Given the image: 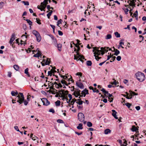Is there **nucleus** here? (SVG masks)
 <instances>
[{
	"instance_id": "aec40b11",
	"label": "nucleus",
	"mask_w": 146,
	"mask_h": 146,
	"mask_svg": "<svg viewBox=\"0 0 146 146\" xmlns=\"http://www.w3.org/2000/svg\"><path fill=\"white\" fill-rule=\"evenodd\" d=\"M111 131L108 129H105L104 131V133L105 134H108L110 133Z\"/></svg>"
},
{
	"instance_id": "1a4fd4ad",
	"label": "nucleus",
	"mask_w": 146,
	"mask_h": 146,
	"mask_svg": "<svg viewBox=\"0 0 146 146\" xmlns=\"http://www.w3.org/2000/svg\"><path fill=\"white\" fill-rule=\"evenodd\" d=\"M63 93L62 92V94L61 95V97L62 98V100H64V98L66 99L67 100H68V99L67 98H65L66 96L68 94V91H64V90H63Z\"/></svg>"
},
{
	"instance_id": "4c0bfd02",
	"label": "nucleus",
	"mask_w": 146,
	"mask_h": 146,
	"mask_svg": "<svg viewBox=\"0 0 146 146\" xmlns=\"http://www.w3.org/2000/svg\"><path fill=\"white\" fill-rule=\"evenodd\" d=\"M61 82L63 84H65L66 86L68 85V84H67L66 82L64 80H62L61 81Z\"/></svg>"
},
{
	"instance_id": "b1692460",
	"label": "nucleus",
	"mask_w": 146,
	"mask_h": 146,
	"mask_svg": "<svg viewBox=\"0 0 146 146\" xmlns=\"http://www.w3.org/2000/svg\"><path fill=\"white\" fill-rule=\"evenodd\" d=\"M51 62L50 59L46 58V65H49Z\"/></svg>"
},
{
	"instance_id": "f257e3e1",
	"label": "nucleus",
	"mask_w": 146,
	"mask_h": 146,
	"mask_svg": "<svg viewBox=\"0 0 146 146\" xmlns=\"http://www.w3.org/2000/svg\"><path fill=\"white\" fill-rule=\"evenodd\" d=\"M20 95H18L17 96V102L19 104H21L23 102L25 106L27 105L28 102L26 100H25L24 97L22 93L20 92L19 93Z\"/></svg>"
},
{
	"instance_id": "9b49d317",
	"label": "nucleus",
	"mask_w": 146,
	"mask_h": 146,
	"mask_svg": "<svg viewBox=\"0 0 146 146\" xmlns=\"http://www.w3.org/2000/svg\"><path fill=\"white\" fill-rule=\"evenodd\" d=\"M100 49L101 50L104 52V53L105 52H107L108 51V49H109V50H111V49L109 47H101L100 48Z\"/></svg>"
},
{
	"instance_id": "bb28decb",
	"label": "nucleus",
	"mask_w": 146,
	"mask_h": 146,
	"mask_svg": "<svg viewBox=\"0 0 146 146\" xmlns=\"http://www.w3.org/2000/svg\"><path fill=\"white\" fill-rule=\"evenodd\" d=\"M86 64L88 66H91L92 65V62L90 60H88L86 62Z\"/></svg>"
},
{
	"instance_id": "423d86ee",
	"label": "nucleus",
	"mask_w": 146,
	"mask_h": 146,
	"mask_svg": "<svg viewBox=\"0 0 146 146\" xmlns=\"http://www.w3.org/2000/svg\"><path fill=\"white\" fill-rule=\"evenodd\" d=\"M78 118L79 121L81 122H83L85 119L84 115L82 113H79L78 115Z\"/></svg>"
},
{
	"instance_id": "a19ab883",
	"label": "nucleus",
	"mask_w": 146,
	"mask_h": 146,
	"mask_svg": "<svg viewBox=\"0 0 146 146\" xmlns=\"http://www.w3.org/2000/svg\"><path fill=\"white\" fill-rule=\"evenodd\" d=\"M41 63L43 66H44L46 65V61L44 59H43V61L41 62Z\"/></svg>"
},
{
	"instance_id": "774afa93",
	"label": "nucleus",
	"mask_w": 146,
	"mask_h": 146,
	"mask_svg": "<svg viewBox=\"0 0 146 146\" xmlns=\"http://www.w3.org/2000/svg\"><path fill=\"white\" fill-rule=\"evenodd\" d=\"M135 108L137 110H139L140 109V107L139 106H137L135 107Z\"/></svg>"
},
{
	"instance_id": "052dcab7",
	"label": "nucleus",
	"mask_w": 146,
	"mask_h": 146,
	"mask_svg": "<svg viewBox=\"0 0 146 146\" xmlns=\"http://www.w3.org/2000/svg\"><path fill=\"white\" fill-rule=\"evenodd\" d=\"M82 74L81 72H77L76 74V75L77 76L80 75V76H82Z\"/></svg>"
},
{
	"instance_id": "09e8293b",
	"label": "nucleus",
	"mask_w": 146,
	"mask_h": 146,
	"mask_svg": "<svg viewBox=\"0 0 146 146\" xmlns=\"http://www.w3.org/2000/svg\"><path fill=\"white\" fill-rule=\"evenodd\" d=\"M76 94L77 95H78L79 96V95H80V94H79V92H77V91H75L74 93H73V94Z\"/></svg>"
},
{
	"instance_id": "473e14b6",
	"label": "nucleus",
	"mask_w": 146,
	"mask_h": 146,
	"mask_svg": "<svg viewBox=\"0 0 146 146\" xmlns=\"http://www.w3.org/2000/svg\"><path fill=\"white\" fill-rule=\"evenodd\" d=\"M76 100H76L74 98L72 100V101L71 102L70 104L73 105V104H74V103L75 102Z\"/></svg>"
},
{
	"instance_id": "69168bd1",
	"label": "nucleus",
	"mask_w": 146,
	"mask_h": 146,
	"mask_svg": "<svg viewBox=\"0 0 146 146\" xmlns=\"http://www.w3.org/2000/svg\"><path fill=\"white\" fill-rule=\"evenodd\" d=\"M12 73L11 72H8V76L11 77V76Z\"/></svg>"
},
{
	"instance_id": "bf43d9fd",
	"label": "nucleus",
	"mask_w": 146,
	"mask_h": 146,
	"mask_svg": "<svg viewBox=\"0 0 146 146\" xmlns=\"http://www.w3.org/2000/svg\"><path fill=\"white\" fill-rule=\"evenodd\" d=\"M41 99V100L42 102L43 103V105L44 106L46 105V104L45 103V102L44 101L42 100L43 99L46 100V98H42Z\"/></svg>"
},
{
	"instance_id": "6e6552de",
	"label": "nucleus",
	"mask_w": 146,
	"mask_h": 146,
	"mask_svg": "<svg viewBox=\"0 0 146 146\" xmlns=\"http://www.w3.org/2000/svg\"><path fill=\"white\" fill-rule=\"evenodd\" d=\"M52 68V69L50 71H48V76H51L52 74V73H54V72H56V70H55L56 69L55 67H52L51 66H50Z\"/></svg>"
},
{
	"instance_id": "a18cd8bd",
	"label": "nucleus",
	"mask_w": 146,
	"mask_h": 146,
	"mask_svg": "<svg viewBox=\"0 0 146 146\" xmlns=\"http://www.w3.org/2000/svg\"><path fill=\"white\" fill-rule=\"evenodd\" d=\"M62 22V19H60L57 22V25L58 26L61 23V22Z\"/></svg>"
},
{
	"instance_id": "4468645a",
	"label": "nucleus",
	"mask_w": 146,
	"mask_h": 146,
	"mask_svg": "<svg viewBox=\"0 0 146 146\" xmlns=\"http://www.w3.org/2000/svg\"><path fill=\"white\" fill-rule=\"evenodd\" d=\"M63 90H61L59 91L58 92L56 93V94L55 95V96L56 97H61V95L62 94L61 92L63 93Z\"/></svg>"
},
{
	"instance_id": "680f3d73",
	"label": "nucleus",
	"mask_w": 146,
	"mask_h": 146,
	"mask_svg": "<svg viewBox=\"0 0 146 146\" xmlns=\"http://www.w3.org/2000/svg\"><path fill=\"white\" fill-rule=\"evenodd\" d=\"M50 102L47 99H46V106H48L50 104Z\"/></svg>"
},
{
	"instance_id": "412c9836",
	"label": "nucleus",
	"mask_w": 146,
	"mask_h": 146,
	"mask_svg": "<svg viewBox=\"0 0 146 146\" xmlns=\"http://www.w3.org/2000/svg\"><path fill=\"white\" fill-rule=\"evenodd\" d=\"M112 80H114V81L113 82H112L111 83L112 85H115L116 86H117V84H119V82H117L115 80V79L113 78V79Z\"/></svg>"
},
{
	"instance_id": "cd10ccee",
	"label": "nucleus",
	"mask_w": 146,
	"mask_h": 146,
	"mask_svg": "<svg viewBox=\"0 0 146 146\" xmlns=\"http://www.w3.org/2000/svg\"><path fill=\"white\" fill-rule=\"evenodd\" d=\"M40 56H41V54L38 52H37V53L34 55V57H38Z\"/></svg>"
},
{
	"instance_id": "f3484780",
	"label": "nucleus",
	"mask_w": 146,
	"mask_h": 146,
	"mask_svg": "<svg viewBox=\"0 0 146 146\" xmlns=\"http://www.w3.org/2000/svg\"><path fill=\"white\" fill-rule=\"evenodd\" d=\"M137 127L139 128V127L137 126V127H136L135 125H133L131 130L133 132L136 131L137 132V131L138 130V129L137 128Z\"/></svg>"
},
{
	"instance_id": "338daca9",
	"label": "nucleus",
	"mask_w": 146,
	"mask_h": 146,
	"mask_svg": "<svg viewBox=\"0 0 146 146\" xmlns=\"http://www.w3.org/2000/svg\"><path fill=\"white\" fill-rule=\"evenodd\" d=\"M108 98L109 99V101L110 102H112L113 100V98Z\"/></svg>"
},
{
	"instance_id": "f8f14e48",
	"label": "nucleus",
	"mask_w": 146,
	"mask_h": 146,
	"mask_svg": "<svg viewBox=\"0 0 146 146\" xmlns=\"http://www.w3.org/2000/svg\"><path fill=\"white\" fill-rule=\"evenodd\" d=\"M15 34L14 33L12 34L9 41V43L11 44L13 43V42L15 39Z\"/></svg>"
},
{
	"instance_id": "c9c22d12",
	"label": "nucleus",
	"mask_w": 146,
	"mask_h": 146,
	"mask_svg": "<svg viewBox=\"0 0 146 146\" xmlns=\"http://www.w3.org/2000/svg\"><path fill=\"white\" fill-rule=\"evenodd\" d=\"M13 67L14 69L16 70H17L19 68L18 65H14Z\"/></svg>"
},
{
	"instance_id": "ddd939ff",
	"label": "nucleus",
	"mask_w": 146,
	"mask_h": 146,
	"mask_svg": "<svg viewBox=\"0 0 146 146\" xmlns=\"http://www.w3.org/2000/svg\"><path fill=\"white\" fill-rule=\"evenodd\" d=\"M81 94H83L84 95V97H85L86 94H89L88 90H87L86 88H85L83 91H82V92Z\"/></svg>"
},
{
	"instance_id": "864d4df0",
	"label": "nucleus",
	"mask_w": 146,
	"mask_h": 146,
	"mask_svg": "<svg viewBox=\"0 0 146 146\" xmlns=\"http://www.w3.org/2000/svg\"><path fill=\"white\" fill-rule=\"evenodd\" d=\"M28 70H29V69L28 68H26L25 70V73L27 74H28Z\"/></svg>"
},
{
	"instance_id": "49530a36",
	"label": "nucleus",
	"mask_w": 146,
	"mask_h": 146,
	"mask_svg": "<svg viewBox=\"0 0 146 146\" xmlns=\"http://www.w3.org/2000/svg\"><path fill=\"white\" fill-rule=\"evenodd\" d=\"M49 112H52V113H54L55 112V111L54 109L52 108H51L50 109L49 111Z\"/></svg>"
},
{
	"instance_id": "58836bf2",
	"label": "nucleus",
	"mask_w": 146,
	"mask_h": 146,
	"mask_svg": "<svg viewBox=\"0 0 146 146\" xmlns=\"http://www.w3.org/2000/svg\"><path fill=\"white\" fill-rule=\"evenodd\" d=\"M125 105L127 106L128 108L129 109L130 108L131 106V104H130L129 103H127L125 104Z\"/></svg>"
},
{
	"instance_id": "37998d69",
	"label": "nucleus",
	"mask_w": 146,
	"mask_h": 146,
	"mask_svg": "<svg viewBox=\"0 0 146 146\" xmlns=\"http://www.w3.org/2000/svg\"><path fill=\"white\" fill-rule=\"evenodd\" d=\"M57 121L58 123H63L64 122L61 119H58L57 120Z\"/></svg>"
},
{
	"instance_id": "7c9ffc66",
	"label": "nucleus",
	"mask_w": 146,
	"mask_h": 146,
	"mask_svg": "<svg viewBox=\"0 0 146 146\" xmlns=\"http://www.w3.org/2000/svg\"><path fill=\"white\" fill-rule=\"evenodd\" d=\"M52 11L51 10L49 12L47 15V16L48 17V19H49L51 15V14H52Z\"/></svg>"
},
{
	"instance_id": "39448f33",
	"label": "nucleus",
	"mask_w": 146,
	"mask_h": 146,
	"mask_svg": "<svg viewBox=\"0 0 146 146\" xmlns=\"http://www.w3.org/2000/svg\"><path fill=\"white\" fill-rule=\"evenodd\" d=\"M46 7V0H44L43 2L41 3V5L40 6L38 5L37 8L38 9H40L41 11H42L44 10Z\"/></svg>"
},
{
	"instance_id": "f704fd0d",
	"label": "nucleus",
	"mask_w": 146,
	"mask_h": 146,
	"mask_svg": "<svg viewBox=\"0 0 146 146\" xmlns=\"http://www.w3.org/2000/svg\"><path fill=\"white\" fill-rule=\"evenodd\" d=\"M125 93H126V95H127V96L126 97L127 99H131L132 98L131 95H129V96H128V93L127 92H126Z\"/></svg>"
},
{
	"instance_id": "0eeeda50",
	"label": "nucleus",
	"mask_w": 146,
	"mask_h": 146,
	"mask_svg": "<svg viewBox=\"0 0 146 146\" xmlns=\"http://www.w3.org/2000/svg\"><path fill=\"white\" fill-rule=\"evenodd\" d=\"M93 52H94V55H96V54L98 55H100L101 53V52H102V50H99L97 48V47H94L93 48Z\"/></svg>"
},
{
	"instance_id": "de8ad7c7",
	"label": "nucleus",
	"mask_w": 146,
	"mask_h": 146,
	"mask_svg": "<svg viewBox=\"0 0 146 146\" xmlns=\"http://www.w3.org/2000/svg\"><path fill=\"white\" fill-rule=\"evenodd\" d=\"M83 102L82 100L79 101V102H77L76 103L79 105H81L82 104Z\"/></svg>"
},
{
	"instance_id": "e433bc0d",
	"label": "nucleus",
	"mask_w": 146,
	"mask_h": 146,
	"mask_svg": "<svg viewBox=\"0 0 146 146\" xmlns=\"http://www.w3.org/2000/svg\"><path fill=\"white\" fill-rule=\"evenodd\" d=\"M87 125L88 127H91L92 125V124L90 122L88 121L87 122Z\"/></svg>"
},
{
	"instance_id": "c756f323",
	"label": "nucleus",
	"mask_w": 146,
	"mask_h": 146,
	"mask_svg": "<svg viewBox=\"0 0 146 146\" xmlns=\"http://www.w3.org/2000/svg\"><path fill=\"white\" fill-rule=\"evenodd\" d=\"M132 0V1H131V3H129V5L130 6H132L133 5V4H134L136 2V0Z\"/></svg>"
},
{
	"instance_id": "dca6fc26",
	"label": "nucleus",
	"mask_w": 146,
	"mask_h": 146,
	"mask_svg": "<svg viewBox=\"0 0 146 146\" xmlns=\"http://www.w3.org/2000/svg\"><path fill=\"white\" fill-rule=\"evenodd\" d=\"M56 47H57L58 48V50L60 51L61 50V47L62 46V45L60 43L57 44L56 45Z\"/></svg>"
},
{
	"instance_id": "ea45409f",
	"label": "nucleus",
	"mask_w": 146,
	"mask_h": 146,
	"mask_svg": "<svg viewBox=\"0 0 146 146\" xmlns=\"http://www.w3.org/2000/svg\"><path fill=\"white\" fill-rule=\"evenodd\" d=\"M116 113H112V115L115 119H118V117H117L116 115Z\"/></svg>"
},
{
	"instance_id": "6e6d98bb",
	"label": "nucleus",
	"mask_w": 146,
	"mask_h": 146,
	"mask_svg": "<svg viewBox=\"0 0 146 146\" xmlns=\"http://www.w3.org/2000/svg\"><path fill=\"white\" fill-rule=\"evenodd\" d=\"M58 87H56L57 88H58L59 87L62 88V85L60 83H59L58 84Z\"/></svg>"
},
{
	"instance_id": "393cba45",
	"label": "nucleus",
	"mask_w": 146,
	"mask_h": 146,
	"mask_svg": "<svg viewBox=\"0 0 146 146\" xmlns=\"http://www.w3.org/2000/svg\"><path fill=\"white\" fill-rule=\"evenodd\" d=\"M114 35L117 38H119L120 37V35L119 33L118 32H115Z\"/></svg>"
},
{
	"instance_id": "0e129e2a",
	"label": "nucleus",
	"mask_w": 146,
	"mask_h": 146,
	"mask_svg": "<svg viewBox=\"0 0 146 146\" xmlns=\"http://www.w3.org/2000/svg\"><path fill=\"white\" fill-rule=\"evenodd\" d=\"M75 133L76 134L78 135H81L82 134V132H81L80 133H79L77 132H76V131L75 132Z\"/></svg>"
},
{
	"instance_id": "2f4dec72",
	"label": "nucleus",
	"mask_w": 146,
	"mask_h": 146,
	"mask_svg": "<svg viewBox=\"0 0 146 146\" xmlns=\"http://www.w3.org/2000/svg\"><path fill=\"white\" fill-rule=\"evenodd\" d=\"M60 102L59 100H57L55 102L56 105L57 106H59L60 105Z\"/></svg>"
},
{
	"instance_id": "4d7b16f0",
	"label": "nucleus",
	"mask_w": 146,
	"mask_h": 146,
	"mask_svg": "<svg viewBox=\"0 0 146 146\" xmlns=\"http://www.w3.org/2000/svg\"><path fill=\"white\" fill-rule=\"evenodd\" d=\"M116 57L115 56H113L112 58L111 59V60H110V62H112L113 61H114L115 60Z\"/></svg>"
},
{
	"instance_id": "e2e57ef3",
	"label": "nucleus",
	"mask_w": 146,
	"mask_h": 146,
	"mask_svg": "<svg viewBox=\"0 0 146 146\" xmlns=\"http://www.w3.org/2000/svg\"><path fill=\"white\" fill-rule=\"evenodd\" d=\"M15 129L18 131H20L19 129H18V127L17 126H15L14 127Z\"/></svg>"
},
{
	"instance_id": "a878e982",
	"label": "nucleus",
	"mask_w": 146,
	"mask_h": 146,
	"mask_svg": "<svg viewBox=\"0 0 146 146\" xmlns=\"http://www.w3.org/2000/svg\"><path fill=\"white\" fill-rule=\"evenodd\" d=\"M25 20V19H24ZM25 20L27 21V23L29 24V25H32L33 23L32 21H31L30 20L27 19H26Z\"/></svg>"
},
{
	"instance_id": "3c124183",
	"label": "nucleus",
	"mask_w": 146,
	"mask_h": 146,
	"mask_svg": "<svg viewBox=\"0 0 146 146\" xmlns=\"http://www.w3.org/2000/svg\"><path fill=\"white\" fill-rule=\"evenodd\" d=\"M105 93V97H104L102 95H101V96H102V97L103 98H104V97H105L106 96V94H107V95L109 94L108 93V91H105V92H104V93Z\"/></svg>"
},
{
	"instance_id": "20e7f679",
	"label": "nucleus",
	"mask_w": 146,
	"mask_h": 146,
	"mask_svg": "<svg viewBox=\"0 0 146 146\" xmlns=\"http://www.w3.org/2000/svg\"><path fill=\"white\" fill-rule=\"evenodd\" d=\"M76 55L77 56L74 55V60H80L82 62H83V61L82 60V59H84V57L80 54L78 52V51L76 52Z\"/></svg>"
},
{
	"instance_id": "603ef678",
	"label": "nucleus",
	"mask_w": 146,
	"mask_h": 146,
	"mask_svg": "<svg viewBox=\"0 0 146 146\" xmlns=\"http://www.w3.org/2000/svg\"><path fill=\"white\" fill-rule=\"evenodd\" d=\"M121 59V57L120 56H118L116 58L117 60L118 61H119Z\"/></svg>"
},
{
	"instance_id": "6ab92c4d",
	"label": "nucleus",
	"mask_w": 146,
	"mask_h": 146,
	"mask_svg": "<svg viewBox=\"0 0 146 146\" xmlns=\"http://www.w3.org/2000/svg\"><path fill=\"white\" fill-rule=\"evenodd\" d=\"M11 94L12 96H16L18 94V93L16 91V92L13 91L11 92Z\"/></svg>"
},
{
	"instance_id": "f03ea898",
	"label": "nucleus",
	"mask_w": 146,
	"mask_h": 146,
	"mask_svg": "<svg viewBox=\"0 0 146 146\" xmlns=\"http://www.w3.org/2000/svg\"><path fill=\"white\" fill-rule=\"evenodd\" d=\"M136 77L140 82H142L145 79L144 74L141 72H138L135 74Z\"/></svg>"
},
{
	"instance_id": "8fccbe9b",
	"label": "nucleus",
	"mask_w": 146,
	"mask_h": 146,
	"mask_svg": "<svg viewBox=\"0 0 146 146\" xmlns=\"http://www.w3.org/2000/svg\"><path fill=\"white\" fill-rule=\"evenodd\" d=\"M130 92H131V94H133V95H138V94L135 93L134 92H133L132 91H130Z\"/></svg>"
},
{
	"instance_id": "4be33fe9",
	"label": "nucleus",
	"mask_w": 146,
	"mask_h": 146,
	"mask_svg": "<svg viewBox=\"0 0 146 146\" xmlns=\"http://www.w3.org/2000/svg\"><path fill=\"white\" fill-rule=\"evenodd\" d=\"M82 125H83L82 123H80L78 126L77 127V128L78 129H83Z\"/></svg>"
},
{
	"instance_id": "5701e85b",
	"label": "nucleus",
	"mask_w": 146,
	"mask_h": 146,
	"mask_svg": "<svg viewBox=\"0 0 146 146\" xmlns=\"http://www.w3.org/2000/svg\"><path fill=\"white\" fill-rule=\"evenodd\" d=\"M30 137L31 138H32L33 140H36V138H37V137L35 135L33 136V134H31Z\"/></svg>"
},
{
	"instance_id": "9d476101",
	"label": "nucleus",
	"mask_w": 146,
	"mask_h": 146,
	"mask_svg": "<svg viewBox=\"0 0 146 146\" xmlns=\"http://www.w3.org/2000/svg\"><path fill=\"white\" fill-rule=\"evenodd\" d=\"M76 85L78 87L80 88L81 89H83L84 88V86L83 84L81 82H76Z\"/></svg>"
},
{
	"instance_id": "5fc2aeb1",
	"label": "nucleus",
	"mask_w": 146,
	"mask_h": 146,
	"mask_svg": "<svg viewBox=\"0 0 146 146\" xmlns=\"http://www.w3.org/2000/svg\"><path fill=\"white\" fill-rule=\"evenodd\" d=\"M47 8L48 9V10H49L50 9H53V8L52 7H50V5H48L47 6Z\"/></svg>"
},
{
	"instance_id": "7ed1b4c3",
	"label": "nucleus",
	"mask_w": 146,
	"mask_h": 146,
	"mask_svg": "<svg viewBox=\"0 0 146 146\" xmlns=\"http://www.w3.org/2000/svg\"><path fill=\"white\" fill-rule=\"evenodd\" d=\"M32 33L36 36L37 41L38 42H40L41 38L39 33L36 31L34 30L32 31Z\"/></svg>"
},
{
	"instance_id": "13d9d810",
	"label": "nucleus",
	"mask_w": 146,
	"mask_h": 146,
	"mask_svg": "<svg viewBox=\"0 0 146 146\" xmlns=\"http://www.w3.org/2000/svg\"><path fill=\"white\" fill-rule=\"evenodd\" d=\"M58 32L59 35L62 36L63 35V33L61 31H58Z\"/></svg>"
},
{
	"instance_id": "c03bdc74",
	"label": "nucleus",
	"mask_w": 146,
	"mask_h": 146,
	"mask_svg": "<svg viewBox=\"0 0 146 146\" xmlns=\"http://www.w3.org/2000/svg\"><path fill=\"white\" fill-rule=\"evenodd\" d=\"M22 3H24L25 5H29V3L28 1H23Z\"/></svg>"
},
{
	"instance_id": "72a5a7b5",
	"label": "nucleus",
	"mask_w": 146,
	"mask_h": 146,
	"mask_svg": "<svg viewBox=\"0 0 146 146\" xmlns=\"http://www.w3.org/2000/svg\"><path fill=\"white\" fill-rule=\"evenodd\" d=\"M4 4V3L3 2L1 1L0 2V9L3 8Z\"/></svg>"
},
{
	"instance_id": "a211bd4d",
	"label": "nucleus",
	"mask_w": 146,
	"mask_h": 146,
	"mask_svg": "<svg viewBox=\"0 0 146 146\" xmlns=\"http://www.w3.org/2000/svg\"><path fill=\"white\" fill-rule=\"evenodd\" d=\"M113 48H114V49L115 51L114 55L116 56H117L120 53L119 51L117 49H115L114 47H113Z\"/></svg>"
},
{
	"instance_id": "2eb2a0df",
	"label": "nucleus",
	"mask_w": 146,
	"mask_h": 146,
	"mask_svg": "<svg viewBox=\"0 0 146 146\" xmlns=\"http://www.w3.org/2000/svg\"><path fill=\"white\" fill-rule=\"evenodd\" d=\"M53 38H52V44H53L54 46H56V45L57 44V40L56 38L54 37H52Z\"/></svg>"
},
{
	"instance_id": "c85d7f7f",
	"label": "nucleus",
	"mask_w": 146,
	"mask_h": 146,
	"mask_svg": "<svg viewBox=\"0 0 146 146\" xmlns=\"http://www.w3.org/2000/svg\"><path fill=\"white\" fill-rule=\"evenodd\" d=\"M111 38V35L110 34H108L107 35L105 38L106 39H110Z\"/></svg>"
},
{
	"instance_id": "79ce46f5",
	"label": "nucleus",
	"mask_w": 146,
	"mask_h": 146,
	"mask_svg": "<svg viewBox=\"0 0 146 146\" xmlns=\"http://www.w3.org/2000/svg\"><path fill=\"white\" fill-rule=\"evenodd\" d=\"M94 56L95 57V59L97 60L98 61L99 59L101 58V57H99L98 56H97L96 55H94Z\"/></svg>"
}]
</instances>
